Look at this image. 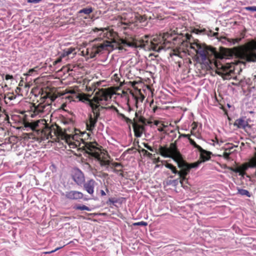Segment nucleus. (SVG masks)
Returning <instances> with one entry per match:
<instances>
[{"label": "nucleus", "instance_id": "nucleus-1", "mask_svg": "<svg viewBox=\"0 0 256 256\" xmlns=\"http://www.w3.org/2000/svg\"><path fill=\"white\" fill-rule=\"evenodd\" d=\"M188 47L194 50L199 55L198 59L206 70L216 68V72L224 80H230L234 76V65L233 64L224 62L223 58H217L214 62L208 57V54L207 48L202 46L198 40L190 42Z\"/></svg>", "mask_w": 256, "mask_h": 256}, {"label": "nucleus", "instance_id": "nucleus-2", "mask_svg": "<svg viewBox=\"0 0 256 256\" xmlns=\"http://www.w3.org/2000/svg\"><path fill=\"white\" fill-rule=\"evenodd\" d=\"M68 93L73 94V96L78 99L79 101L88 104L92 108L100 110V108H107L106 106L112 98L111 92L106 88H102L96 92L92 99H90L84 94H76L74 90H69Z\"/></svg>", "mask_w": 256, "mask_h": 256}, {"label": "nucleus", "instance_id": "nucleus-3", "mask_svg": "<svg viewBox=\"0 0 256 256\" xmlns=\"http://www.w3.org/2000/svg\"><path fill=\"white\" fill-rule=\"evenodd\" d=\"M235 48L237 50L238 54L241 59L248 62L256 61V53L253 51L254 50H256V42H251L250 48L244 46Z\"/></svg>", "mask_w": 256, "mask_h": 256}, {"label": "nucleus", "instance_id": "nucleus-4", "mask_svg": "<svg viewBox=\"0 0 256 256\" xmlns=\"http://www.w3.org/2000/svg\"><path fill=\"white\" fill-rule=\"evenodd\" d=\"M171 36H172V33L166 32L164 33L162 36H160L154 38L150 41L148 40H143V42H145L144 45L146 46L147 48L156 52H160V50L163 48L162 46H158V44L162 42L164 44L169 42L170 40H168V39Z\"/></svg>", "mask_w": 256, "mask_h": 256}, {"label": "nucleus", "instance_id": "nucleus-5", "mask_svg": "<svg viewBox=\"0 0 256 256\" xmlns=\"http://www.w3.org/2000/svg\"><path fill=\"white\" fill-rule=\"evenodd\" d=\"M101 40L100 38H96L92 44V47L87 48V54L90 58H94L96 54L106 50L107 47L110 46V42L108 41L100 44L96 43V42Z\"/></svg>", "mask_w": 256, "mask_h": 256}, {"label": "nucleus", "instance_id": "nucleus-6", "mask_svg": "<svg viewBox=\"0 0 256 256\" xmlns=\"http://www.w3.org/2000/svg\"><path fill=\"white\" fill-rule=\"evenodd\" d=\"M159 151L160 155L164 158H180V154L178 151L176 144L174 143L170 144L169 148L160 146Z\"/></svg>", "mask_w": 256, "mask_h": 256}, {"label": "nucleus", "instance_id": "nucleus-7", "mask_svg": "<svg viewBox=\"0 0 256 256\" xmlns=\"http://www.w3.org/2000/svg\"><path fill=\"white\" fill-rule=\"evenodd\" d=\"M93 114L89 116L88 120L86 122L87 130L92 132L95 128L97 119L100 115L99 110L92 109Z\"/></svg>", "mask_w": 256, "mask_h": 256}, {"label": "nucleus", "instance_id": "nucleus-8", "mask_svg": "<svg viewBox=\"0 0 256 256\" xmlns=\"http://www.w3.org/2000/svg\"><path fill=\"white\" fill-rule=\"evenodd\" d=\"M72 180L79 186L83 184L85 181L84 174L79 169H74L72 174Z\"/></svg>", "mask_w": 256, "mask_h": 256}, {"label": "nucleus", "instance_id": "nucleus-9", "mask_svg": "<svg viewBox=\"0 0 256 256\" xmlns=\"http://www.w3.org/2000/svg\"><path fill=\"white\" fill-rule=\"evenodd\" d=\"M83 196L84 194L82 192L76 190H71L66 193V197L70 200H77L82 199Z\"/></svg>", "mask_w": 256, "mask_h": 256}, {"label": "nucleus", "instance_id": "nucleus-10", "mask_svg": "<svg viewBox=\"0 0 256 256\" xmlns=\"http://www.w3.org/2000/svg\"><path fill=\"white\" fill-rule=\"evenodd\" d=\"M45 128L46 130H50V128L46 125V120L44 119L38 120L32 122V130H35L36 128L40 130Z\"/></svg>", "mask_w": 256, "mask_h": 256}, {"label": "nucleus", "instance_id": "nucleus-11", "mask_svg": "<svg viewBox=\"0 0 256 256\" xmlns=\"http://www.w3.org/2000/svg\"><path fill=\"white\" fill-rule=\"evenodd\" d=\"M76 137L77 136H66V142L68 144L70 148H74L79 146L80 142L77 140H75Z\"/></svg>", "mask_w": 256, "mask_h": 256}, {"label": "nucleus", "instance_id": "nucleus-12", "mask_svg": "<svg viewBox=\"0 0 256 256\" xmlns=\"http://www.w3.org/2000/svg\"><path fill=\"white\" fill-rule=\"evenodd\" d=\"M96 182L94 180H88L85 184H84V190L90 194H93L94 192V188Z\"/></svg>", "mask_w": 256, "mask_h": 256}, {"label": "nucleus", "instance_id": "nucleus-13", "mask_svg": "<svg viewBox=\"0 0 256 256\" xmlns=\"http://www.w3.org/2000/svg\"><path fill=\"white\" fill-rule=\"evenodd\" d=\"M133 128L135 136L137 138L140 137L144 130V126L134 122L133 124Z\"/></svg>", "mask_w": 256, "mask_h": 256}, {"label": "nucleus", "instance_id": "nucleus-14", "mask_svg": "<svg viewBox=\"0 0 256 256\" xmlns=\"http://www.w3.org/2000/svg\"><path fill=\"white\" fill-rule=\"evenodd\" d=\"M234 125L239 128L244 129L248 126V124L244 118H240L236 120Z\"/></svg>", "mask_w": 256, "mask_h": 256}, {"label": "nucleus", "instance_id": "nucleus-15", "mask_svg": "<svg viewBox=\"0 0 256 256\" xmlns=\"http://www.w3.org/2000/svg\"><path fill=\"white\" fill-rule=\"evenodd\" d=\"M94 156L98 159L101 166L108 167L110 164V161L102 159L100 152H94Z\"/></svg>", "mask_w": 256, "mask_h": 256}, {"label": "nucleus", "instance_id": "nucleus-16", "mask_svg": "<svg viewBox=\"0 0 256 256\" xmlns=\"http://www.w3.org/2000/svg\"><path fill=\"white\" fill-rule=\"evenodd\" d=\"M199 152L200 153V157L202 159L201 160L202 162L207 161L210 158L211 152L204 150L203 148L202 150H200Z\"/></svg>", "mask_w": 256, "mask_h": 256}, {"label": "nucleus", "instance_id": "nucleus-17", "mask_svg": "<svg viewBox=\"0 0 256 256\" xmlns=\"http://www.w3.org/2000/svg\"><path fill=\"white\" fill-rule=\"evenodd\" d=\"M86 148L89 150V152L94 156V152H99V150L97 149L96 146L92 143H86Z\"/></svg>", "mask_w": 256, "mask_h": 256}, {"label": "nucleus", "instance_id": "nucleus-18", "mask_svg": "<svg viewBox=\"0 0 256 256\" xmlns=\"http://www.w3.org/2000/svg\"><path fill=\"white\" fill-rule=\"evenodd\" d=\"M118 42L120 45L119 49H122V46L132 47L134 45L133 43L127 42L126 40L124 39H120Z\"/></svg>", "mask_w": 256, "mask_h": 256}, {"label": "nucleus", "instance_id": "nucleus-19", "mask_svg": "<svg viewBox=\"0 0 256 256\" xmlns=\"http://www.w3.org/2000/svg\"><path fill=\"white\" fill-rule=\"evenodd\" d=\"M173 159L177 162L178 166L182 169L185 168L188 166V164L185 163L182 160L181 154H180V158L176 159V158H174Z\"/></svg>", "mask_w": 256, "mask_h": 256}, {"label": "nucleus", "instance_id": "nucleus-20", "mask_svg": "<svg viewBox=\"0 0 256 256\" xmlns=\"http://www.w3.org/2000/svg\"><path fill=\"white\" fill-rule=\"evenodd\" d=\"M108 108L114 109L116 112L118 116H120V117L122 118V119L124 120L126 122H131V120H130L128 118L126 117L124 114L119 112L118 110L116 108L114 107V106H110V107H108Z\"/></svg>", "mask_w": 256, "mask_h": 256}, {"label": "nucleus", "instance_id": "nucleus-21", "mask_svg": "<svg viewBox=\"0 0 256 256\" xmlns=\"http://www.w3.org/2000/svg\"><path fill=\"white\" fill-rule=\"evenodd\" d=\"M50 108L49 105L46 104H39L36 108V110L39 112H45V109L46 108L48 109Z\"/></svg>", "mask_w": 256, "mask_h": 256}, {"label": "nucleus", "instance_id": "nucleus-22", "mask_svg": "<svg viewBox=\"0 0 256 256\" xmlns=\"http://www.w3.org/2000/svg\"><path fill=\"white\" fill-rule=\"evenodd\" d=\"M238 194H239L241 196H246L248 197L250 196V194L248 190L240 188H238Z\"/></svg>", "mask_w": 256, "mask_h": 256}, {"label": "nucleus", "instance_id": "nucleus-23", "mask_svg": "<svg viewBox=\"0 0 256 256\" xmlns=\"http://www.w3.org/2000/svg\"><path fill=\"white\" fill-rule=\"evenodd\" d=\"M93 11V8L92 7L84 8L78 11L79 14L84 13L86 14H89Z\"/></svg>", "mask_w": 256, "mask_h": 256}, {"label": "nucleus", "instance_id": "nucleus-24", "mask_svg": "<svg viewBox=\"0 0 256 256\" xmlns=\"http://www.w3.org/2000/svg\"><path fill=\"white\" fill-rule=\"evenodd\" d=\"M190 172V169L188 166H186L185 168H182L180 171L178 172L179 176H186Z\"/></svg>", "mask_w": 256, "mask_h": 256}, {"label": "nucleus", "instance_id": "nucleus-25", "mask_svg": "<svg viewBox=\"0 0 256 256\" xmlns=\"http://www.w3.org/2000/svg\"><path fill=\"white\" fill-rule=\"evenodd\" d=\"M202 161L201 160H198L196 162L192 163L190 164H188V168L190 170L192 168H196L199 166L200 164H202Z\"/></svg>", "mask_w": 256, "mask_h": 256}, {"label": "nucleus", "instance_id": "nucleus-26", "mask_svg": "<svg viewBox=\"0 0 256 256\" xmlns=\"http://www.w3.org/2000/svg\"><path fill=\"white\" fill-rule=\"evenodd\" d=\"M75 209L81 210H86L87 211H91V210H92L91 208H88V206H87L85 205L77 206L75 207Z\"/></svg>", "mask_w": 256, "mask_h": 256}, {"label": "nucleus", "instance_id": "nucleus-27", "mask_svg": "<svg viewBox=\"0 0 256 256\" xmlns=\"http://www.w3.org/2000/svg\"><path fill=\"white\" fill-rule=\"evenodd\" d=\"M189 142H190V144H192V146H193L195 148H196L198 150H202V148L199 145L197 144H196V142L193 140H192V138H189Z\"/></svg>", "mask_w": 256, "mask_h": 256}, {"label": "nucleus", "instance_id": "nucleus-28", "mask_svg": "<svg viewBox=\"0 0 256 256\" xmlns=\"http://www.w3.org/2000/svg\"><path fill=\"white\" fill-rule=\"evenodd\" d=\"M227 40L230 43V45H234L238 43L240 41L241 38H236L235 39H227Z\"/></svg>", "mask_w": 256, "mask_h": 256}, {"label": "nucleus", "instance_id": "nucleus-29", "mask_svg": "<svg viewBox=\"0 0 256 256\" xmlns=\"http://www.w3.org/2000/svg\"><path fill=\"white\" fill-rule=\"evenodd\" d=\"M24 126L26 128H28L32 130V122H24Z\"/></svg>", "mask_w": 256, "mask_h": 256}, {"label": "nucleus", "instance_id": "nucleus-30", "mask_svg": "<svg viewBox=\"0 0 256 256\" xmlns=\"http://www.w3.org/2000/svg\"><path fill=\"white\" fill-rule=\"evenodd\" d=\"M244 9L246 10L251 11V12H256V6H247L244 8Z\"/></svg>", "mask_w": 256, "mask_h": 256}, {"label": "nucleus", "instance_id": "nucleus-31", "mask_svg": "<svg viewBox=\"0 0 256 256\" xmlns=\"http://www.w3.org/2000/svg\"><path fill=\"white\" fill-rule=\"evenodd\" d=\"M134 226H147L148 224L146 222H135L134 224Z\"/></svg>", "mask_w": 256, "mask_h": 256}, {"label": "nucleus", "instance_id": "nucleus-32", "mask_svg": "<svg viewBox=\"0 0 256 256\" xmlns=\"http://www.w3.org/2000/svg\"><path fill=\"white\" fill-rule=\"evenodd\" d=\"M93 30L94 32H98V31H102V32H105V30H106V28H95Z\"/></svg>", "mask_w": 256, "mask_h": 256}, {"label": "nucleus", "instance_id": "nucleus-33", "mask_svg": "<svg viewBox=\"0 0 256 256\" xmlns=\"http://www.w3.org/2000/svg\"><path fill=\"white\" fill-rule=\"evenodd\" d=\"M62 58H61V56H60V57L53 62V64L54 66L56 65L62 61Z\"/></svg>", "mask_w": 256, "mask_h": 256}, {"label": "nucleus", "instance_id": "nucleus-34", "mask_svg": "<svg viewBox=\"0 0 256 256\" xmlns=\"http://www.w3.org/2000/svg\"><path fill=\"white\" fill-rule=\"evenodd\" d=\"M62 246H61V247H59V248H56L55 250H52V251H50V252H44V254H52V253H53L56 251H57L58 250H60V248H62Z\"/></svg>", "mask_w": 256, "mask_h": 256}, {"label": "nucleus", "instance_id": "nucleus-35", "mask_svg": "<svg viewBox=\"0 0 256 256\" xmlns=\"http://www.w3.org/2000/svg\"><path fill=\"white\" fill-rule=\"evenodd\" d=\"M68 54L66 52V50H64L60 54V56H61V58H64L66 56H68Z\"/></svg>", "mask_w": 256, "mask_h": 256}, {"label": "nucleus", "instance_id": "nucleus-36", "mask_svg": "<svg viewBox=\"0 0 256 256\" xmlns=\"http://www.w3.org/2000/svg\"><path fill=\"white\" fill-rule=\"evenodd\" d=\"M42 0H27L28 3L38 4Z\"/></svg>", "mask_w": 256, "mask_h": 256}, {"label": "nucleus", "instance_id": "nucleus-37", "mask_svg": "<svg viewBox=\"0 0 256 256\" xmlns=\"http://www.w3.org/2000/svg\"><path fill=\"white\" fill-rule=\"evenodd\" d=\"M66 52L68 53V55H70V54H71L73 51L74 50V48H68L67 49H66L65 50Z\"/></svg>", "mask_w": 256, "mask_h": 256}, {"label": "nucleus", "instance_id": "nucleus-38", "mask_svg": "<svg viewBox=\"0 0 256 256\" xmlns=\"http://www.w3.org/2000/svg\"><path fill=\"white\" fill-rule=\"evenodd\" d=\"M36 68H32V69H30L28 72V73L27 74V75H28V76H30L32 75V73L33 72H35L36 71Z\"/></svg>", "mask_w": 256, "mask_h": 256}, {"label": "nucleus", "instance_id": "nucleus-39", "mask_svg": "<svg viewBox=\"0 0 256 256\" xmlns=\"http://www.w3.org/2000/svg\"><path fill=\"white\" fill-rule=\"evenodd\" d=\"M165 166L168 168H169L170 169V170L172 169H174V166L172 164H168V163H166V164H165Z\"/></svg>", "mask_w": 256, "mask_h": 256}, {"label": "nucleus", "instance_id": "nucleus-40", "mask_svg": "<svg viewBox=\"0 0 256 256\" xmlns=\"http://www.w3.org/2000/svg\"><path fill=\"white\" fill-rule=\"evenodd\" d=\"M238 169H239L238 173H239L240 175H241L242 176H244V174H245V172H244V171L242 169L241 166H239Z\"/></svg>", "mask_w": 256, "mask_h": 256}, {"label": "nucleus", "instance_id": "nucleus-41", "mask_svg": "<svg viewBox=\"0 0 256 256\" xmlns=\"http://www.w3.org/2000/svg\"><path fill=\"white\" fill-rule=\"evenodd\" d=\"M186 176H180V184H182V182L184 180H186Z\"/></svg>", "mask_w": 256, "mask_h": 256}, {"label": "nucleus", "instance_id": "nucleus-42", "mask_svg": "<svg viewBox=\"0 0 256 256\" xmlns=\"http://www.w3.org/2000/svg\"><path fill=\"white\" fill-rule=\"evenodd\" d=\"M5 78L6 80H11L13 79V76L10 74H6L5 76Z\"/></svg>", "mask_w": 256, "mask_h": 256}, {"label": "nucleus", "instance_id": "nucleus-43", "mask_svg": "<svg viewBox=\"0 0 256 256\" xmlns=\"http://www.w3.org/2000/svg\"><path fill=\"white\" fill-rule=\"evenodd\" d=\"M230 170L235 172H237V173H238L239 172V169H238V168H230Z\"/></svg>", "mask_w": 256, "mask_h": 256}, {"label": "nucleus", "instance_id": "nucleus-44", "mask_svg": "<svg viewBox=\"0 0 256 256\" xmlns=\"http://www.w3.org/2000/svg\"><path fill=\"white\" fill-rule=\"evenodd\" d=\"M146 119L144 118H140L139 119V121L141 122L142 124H146Z\"/></svg>", "mask_w": 256, "mask_h": 256}, {"label": "nucleus", "instance_id": "nucleus-45", "mask_svg": "<svg viewBox=\"0 0 256 256\" xmlns=\"http://www.w3.org/2000/svg\"><path fill=\"white\" fill-rule=\"evenodd\" d=\"M144 147L148 148V150L153 152L152 148L150 146L148 145L147 144H144Z\"/></svg>", "mask_w": 256, "mask_h": 256}, {"label": "nucleus", "instance_id": "nucleus-46", "mask_svg": "<svg viewBox=\"0 0 256 256\" xmlns=\"http://www.w3.org/2000/svg\"><path fill=\"white\" fill-rule=\"evenodd\" d=\"M172 172L174 174H178V172L176 168L174 166V169H172L171 170Z\"/></svg>", "mask_w": 256, "mask_h": 256}, {"label": "nucleus", "instance_id": "nucleus-47", "mask_svg": "<svg viewBox=\"0 0 256 256\" xmlns=\"http://www.w3.org/2000/svg\"><path fill=\"white\" fill-rule=\"evenodd\" d=\"M181 136L183 138H187L188 140H189V138H190V135L189 134H182L181 135Z\"/></svg>", "mask_w": 256, "mask_h": 256}, {"label": "nucleus", "instance_id": "nucleus-48", "mask_svg": "<svg viewBox=\"0 0 256 256\" xmlns=\"http://www.w3.org/2000/svg\"><path fill=\"white\" fill-rule=\"evenodd\" d=\"M230 154L228 152H224V156L226 158H229Z\"/></svg>", "mask_w": 256, "mask_h": 256}, {"label": "nucleus", "instance_id": "nucleus-49", "mask_svg": "<svg viewBox=\"0 0 256 256\" xmlns=\"http://www.w3.org/2000/svg\"><path fill=\"white\" fill-rule=\"evenodd\" d=\"M112 165L115 167H117V166H120V164L114 162L112 164Z\"/></svg>", "mask_w": 256, "mask_h": 256}, {"label": "nucleus", "instance_id": "nucleus-50", "mask_svg": "<svg viewBox=\"0 0 256 256\" xmlns=\"http://www.w3.org/2000/svg\"><path fill=\"white\" fill-rule=\"evenodd\" d=\"M100 194H101V195H102V196H106V193H105V192H104V190H100Z\"/></svg>", "mask_w": 256, "mask_h": 256}, {"label": "nucleus", "instance_id": "nucleus-51", "mask_svg": "<svg viewBox=\"0 0 256 256\" xmlns=\"http://www.w3.org/2000/svg\"><path fill=\"white\" fill-rule=\"evenodd\" d=\"M56 98V96H50V100H52V101H54Z\"/></svg>", "mask_w": 256, "mask_h": 256}, {"label": "nucleus", "instance_id": "nucleus-52", "mask_svg": "<svg viewBox=\"0 0 256 256\" xmlns=\"http://www.w3.org/2000/svg\"><path fill=\"white\" fill-rule=\"evenodd\" d=\"M142 152H144L145 154H147L148 152L147 150H142Z\"/></svg>", "mask_w": 256, "mask_h": 256}, {"label": "nucleus", "instance_id": "nucleus-53", "mask_svg": "<svg viewBox=\"0 0 256 256\" xmlns=\"http://www.w3.org/2000/svg\"><path fill=\"white\" fill-rule=\"evenodd\" d=\"M147 155L149 156V157H151V156H152V154L150 153V152H148L147 154Z\"/></svg>", "mask_w": 256, "mask_h": 256}, {"label": "nucleus", "instance_id": "nucleus-54", "mask_svg": "<svg viewBox=\"0 0 256 256\" xmlns=\"http://www.w3.org/2000/svg\"><path fill=\"white\" fill-rule=\"evenodd\" d=\"M217 35H218V32H214V34H213V36H216Z\"/></svg>", "mask_w": 256, "mask_h": 256}, {"label": "nucleus", "instance_id": "nucleus-55", "mask_svg": "<svg viewBox=\"0 0 256 256\" xmlns=\"http://www.w3.org/2000/svg\"><path fill=\"white\" fill-rule=\"evenodd\" d=\"M190 36H188H188H187V38L189 40V39H190Z\"/></svg>", "mask_w": 256, "mask_h": 256}, {"label": "nucleus", "instance_id": "nucleus-56", "mask_svg": "<svg viewBox=\"0 0 256 256\" xmlns=\"http://www.w3.org/2000/svg\"><path fill=\"white\" fill-rule=\"evenodd\" d=\"M148 36H145V38H148Z\"/></svg>", "mask_w": 256, "mask_h": 256}, {"label": "nucleus", "instance_id": "nucleus-57", "mask_svg": "<svg viewBox=\"0 0 256 256\" xmlns=\"http://www.w3.org/2000/svg\"><path fill=\"white\" fill-rule=\"evenodd\" d=\"M105 34H106L104 33V34H103V36H105Z\"/></svg>", "mask_w": 256, "mask_h": 256}, {"label": "nucleus", "instance_id": "nucleus-58", "mask_svg": "<svg viewBox=\"0 0 256 256\" xmlns=\"http://www.w3.org/2000/svg\"><path fill=\"white\" fill-rule=\"evenodd\" d=\"M2 77H4V74H2Z\"/></svg>", "mask_w": 256, "mask_h": 256}, {"label": "nucleus", "instance_id": "nucleus-59", "mask_svg": "<svg viewBox=\"0 0 256 256\" xmlns=\"http://www.w3.org/2000/svg\"><path fill=\"white\" fill-rule=\"evenodd\" d=\"M218 30V28H216V30Z\"/></svg>", "mask_w": 256, "mask_h": 256}]
</instances>
